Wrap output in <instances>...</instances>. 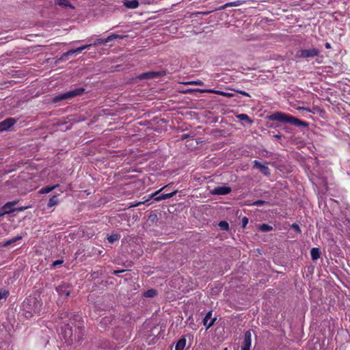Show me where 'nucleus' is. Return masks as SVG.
Here are the masks:
<instances>
[{
	"mask_svg": "<svg viewBox=\"0 0 350 350\" xmlns=\"http://www.w3.org/2000/svg\"><path fill=\"white\" fill-rule=\"evenodd\" d=\"M177 192H178V191L176 190V191H174L173 192L164 194L165 199H168V198H170L173 197Z\"/></svg>",
	"mask_w": 350,
	"mask_h": 350,
	"instance_id": "35",
	"label": "nucleus"
},
{
	"mask_svg": "<svg viewBox=\"0 0 350 350\" xmlns=\"http://www.w3.org/2000/svg\"><path fill=\"white\" fill-rule=\"evenodd\" d=\"M218 226H219L220 229L222 230H229V224L226 221H221Z\"/></svg>",
	"mask_w": 350,
	"mask_h": 350,
	"instance_id": "27",
	"label": "nucleus"
},
{
	"mask_svg": "<svg viewBox=\"0 0 350 350\" xmlns=\"http://www.w3.org/2000/svg\"><path fill=\"white\" fill-rule=\"evenodd\" d=\"M58 186H59L58 185H56L51 186V187H45L40 189V193H48L51 192V191H53L55 188L57 187Z\"/></svg>",
	"mask_w": 350,
	"mask_h": 350,
	"instance_id": "25",
	"label": "nucleus"
},
{
	"mask_svg": "<svg viewBox=\"0 0 350 350\" xmlns=\"http://www.w3.org/2000/svg\"><path fill=\"white\" fill-rule=\"evenodd\" d=\"M212 312H208L203 319V324L206 327V329L210 328L215 323L216 318L211 319Z\"/></svg>",
	"mask_w": 350,
	"mask_h": 350,
	"instance_id": "11",
	"label": "nucleus"
},
{
	"mask_svg": "<svg viewBox=\"0 0 350 350\" xmlns=\"http://www.w3.org/2000/svg\"><path fill=\"white\" fill-rule=\"evenodd\" d=\"M26 208V207H19V208H15V211H23Z\"/></svg>",
	"mask_w": 350,
	"mask_h": 350,
	"instance_id": "46",
	"label": "nucleus"
},
{
	"mask_svg": "<svg viewBox=\"0 0 350 350\" xmlns=\"http://www.w3.org/2000/svg\"><path fill=\"white\" fill-rule=\"evenodd\" d=\"M319 49L312 48L309 49H301L297 52V55L303 58L314 57L319 55Z\"/></svg>",
	"mask_w": 350,
	"mask_h": 350,
	"instance_id": "4",
	"label": "nucleus"
},
{
	"mask_svg": "<svg viewBox=\"0 0 350 350\" xmlns=\"http://www.w3.org/2000/svg\"><path fill=\"white\" fill-rule=\"evenodd\" d=\"M22 239V237L21 236H18V237H16L10 240H8L7 241H5V243H3L2 244V246L3 247H8V245L15 243L16 241H18V240H21Z\"/></svg>",
	"mask_w": 350,
	"mask_h": 350,
	"instance_id": "23",
	"label": "nucleus"
},
{
	"mask_svg": "<svg viewBox=\"0 0 350 350\" xmlns=\"http://www.w3.org/2000/svg\"><path fill=\"white\" fill-rule=\"evenodd\" d=\"M8 294V292L5 290L0 291V300L3 298H5Z\"/></svg>",
	"mask_w": 350,
	"mask_h": 350,
	"instance_id": "36",
	"label": "nucleus"
},
{
	"mask_svg": "<svg viewBox=\"0 0 350 350\" xmlns=\"http://www.w3.org/2000/svg\"><path fill=\"white\" fill-rule=\"evenodd\" d=\"M18 203V201H12V202H8L6 204H5L2 206L3 212L1 213L3 215L5 214L11 213L14 211H15V208H13V206Z\"/></svg>",
	"mask_w": 350,
	"mask_h": 350,
	"instance_id": "10",
	"label": "nucleus"
},
{
	"mask_svg": "<svg viewBox=\"0 0 350 350\" xmlns=\"http://www.w3.org/2000/svg\"><path fill=\"white\" fill-rule=\"evenodd\" d=\"M62 263H63V260H55V262H53V266L55 267L57 265H61Z\"/></svg>",
	"mask_w": 350,
	"mask_h": 350,
	"instance_id": "41",
	"label": "nucleus"
},
{
	"mask_svg": "<svg viewBox=\"0 0 350 350\" xmlns=\"http://www.w3.org/2000/svg\"><path fill=\"white\" fill-rule=\"evenodd\" d=\"M274 137H275L276 139H280L281 138V135H275Z\"/></svg>",
	"mask_w": 350,
	"mask_h": 350,
	"instance_id": "49",
	"label": "nucleus"
},
{
	"mask_svg": "<svg viewBox=\"0 0 350 350\" xmlns=\"http://www.w3.org/2000/svg\"><path fill=\"white\" fill-rule=\"evenodd\" d=\"M325 46L326 49H331V45L328 42H326L325 44Z\"/></svg>",
	"mask_w": 350,
	"mask_h": 350,
	"instance_id": "47",
	"label": "nucleus"
},
{
	"mask_svg": "<svg viewBox=\"0 0 350 350\" xmlns=\"http://www.w3.org/2000/svg\"><path fill=\"white\" fill-rule=\"evenodd\" d=\"M58 198L57 196H53L49 200V202L47 204L48 207H52L53 206H55L58 204Z\"/></svg>",
	"mask_w": 350,
	"mask_h": 350,
	"instance_id": "22",
	"label": "nucleus"
},
{
	"mask_svg": "<svg viewBox=\"0 0 350 350\" xmlns=\"http://www.w3.org/2000/svg\"><path fill=\"white\" fill-rule=\"evenodd\" d=\"M187 135H183V136L181 137V139H185V138H187Z\"/></svg>",
	"mask_w": 350,
	"mask_h": 350,
	"instance_id": "50",
	"label": "nucleus"
},
{
	"mask_svg": "<svg viewBox=\"0 0 350 350\" xmlns=\"http://www.w3.org/2000/svg\"><path fill=\"white\" fill-rule=\"evenodd\" d=\"M126 36H120V35H117V34H112V35L108 36L107 38H105L104 42H109V41L112 40L113 39L123 38Z\"/></svg>",
	"mask_w": 350,
	"mask_h": 350,
	"instance_id": "28",
	"label": "nucleus"
},
{
	"mask_svg": "<svg viewBox=\"0 0 350 350\" xmlns=\"http://www.w3.org/2000/svg\"><path fill=\"white\" fill-rule=\"evenodd\" d=\"M157 295V290L153 289V288L149 289V290L146 291V292H144V297H150V298L154 297Z\"/></svg>",
	"mask_w": 350,
	"mask_h": 350,
	"instance_id": "21",
	"label": "nucleus"
},
{
	"mask_svg": "<svg viewBox=\"0 0 350 350\" xmlns=\"http://www.w3.org/2000/svg\"><path fill=\"white\" fill-rule=\"evenodd\" d=\"M311 258L313 260H316L320 258L321 252L319 248L313 247L310 250Z\"/></svg>",
	"mask_w": 350,
	"mask_h": 350,
	"instance_id": "18",
	"label": "nucleus"
},
{
	"mask_svg": "<svg viewBox=\"0 0 350 350\" xmlns=\"http://www.w3.org/2000/svg\"><path fill=\"white\" fill-rule=\"evenodd\" d=\"M248 223V218L246 217H244L243 219H242V227L243 228H245L246 225Z\"/></svg>",
	"mask_w": 350,
	"mask_h": 350,
	"instance_id": "39",
	"label": "nucleus"
},
{
	"mask_svg": "<svg viewBox=\"0 0 350 350\" xmlns=\"http://www.w3.org/2000/svg\"><path fill=\"white\" fill-rule=\"evenodd\" d=\"M66 317H68V312L67 310H65L64 309L59 312V318L61 319H64Z\"/></svg>",
	"mask_w": 350,
	"mask_h": 350,
	"instance_id": "32",
	"label": "nucleus"
},
{
	"mask_svg": "<svg viewBox=\"0 0 350 350\" xmlns=\"http://www.w3.org/2000/svg\"><path fill=\"white\" fill-rule=\"evenodd\" d=\"M297 109H298V110H306V111H310V109H309L305 108V107H299L297 108Z\"/></svg>",
	"mask_w": 350,
	"mask_h": 350,
	"instance_id": "45",
	"label": "nucleus"
},
{
	"mask_svg": "<svg viewBox=\"0 0 350 350\" xmlns=\"http://www.w3.org/2000/svg\"><path fill=\"white\" fill-rule=\"evenodd\" d=\"M234 91L242 94V95H244V96H248V97H250V95L247 93L245 91H243V90H233Z\"/></svg>",
	"mask_w": 350,
	"mask_h": 350,
	"instance_id": "38",
	"label": "nucleus"
},
{
	"mask_svg": "<svg viewBox=\"0 0 350 350\" xmlns=\"http://www.w3.org/2000/svg\"><path fill=\"white\" fill-rule=\"evenodd\" d=\"M244 1H233V2H230V3H226L225 5H224L223 6H221L219 10H222V9H225L227 7H233V6H239V5H241L243 3Z\"/></svg>",
	"mask_w": 350,
	"mask_h": 350,
	"instance_id": "20",
	"label": "nucleus"
},
{
	"mask_svg": "<svg viewBox=\"0 0 350 350\" xmlns=\"http://www.w3.org/2000/svg\"><path fill=\"white\" fill-rule=\"evenodd\" d=\"M252 345V333L250 330H247L244 334L243 345L241 350H250Z\"/></svg>",
	"mask_w": 350,
	"mask_h": 350,
	"instance_id": "8",
	"label": "nucleus"
},
{
	"mask_svg": "<svg viewBox=\"0 0 350 350\" xmlns=\"http://www.w3.org/2000/svg\"><path fill=\"white\" fill-rule=\"evenodd\" d=\"M231 188L226 186L217 187L211 191L213 195L223 196L230 193Z\"/></svg>",
	"mask_w": 350,
	"mask_h": 350,
	"instance_id": "7",
	"label": "nucleus"
},
{
	"mask_svg": "<svg viewBox=\"0 0 350 350\" xmlns=\"http://www.w3.org/2000/svg\"><path fill=\"white\" fill-rule=\"evenodd\" d=\"M120 239V235L114 234L109 236L107 237V240L109 243H113L116 241H118Z\"/></svg>",
	"mask_w": 350,
	"mask_h": 350,
	"instance_id": "31",
	"label": "nucleus"
},
{
	"mask_svg": "<svg viewBox=\"0 0 350 350\" xmlns=\"http://www.w3.org/2000/svg\"><path fill=\"white\" fill-rule=\"evenodd\" d=\"M240 120L247 121L248 123L251 124L253 122L252 120H251L247 114L241 113L237 116Z\"/></svg>",
	"mask_w": 350,
	"mask_h": 350,
	"instance_id": "24",
	"label": "nucleus"
},
{
	"mask_svg": "<svg viewBox=\"0 0 350 350\" xmlns=\"http://www.w3.org/2000/svg\"><path fill=\"white\" fill-rule=\"evenodd\" d=\"M56 291L60 296L68 297L71 291V286L68 283H62L56 287Z\"/></svg>",
	"mask_w": 350,
	"mask_h": 350,
	"instance_id": "6",
	"label": "nucleus"
},
{
	"mask_svg": "<svg viewBox=\"0 0 350 350\" xmlns=\"http://www.w3.org/2000/svg\"><path fill=\"white\" fill-rule=\"evenodd\" d=\"M269 120H276L282 123H291L293 125L304 127H308V123L304 121H302L298 118H295L291 115L286 114L282 112L277 111L270 116H268Z\"/></svg>",
	"mask_w": 350,
	"mask_h": 350,
	"instance_id": "2",
	"label": "nucleus"
},
{
	"mask_svg": "<svg viewBox=\"0 0 350 350\" xmlns=\"http://www.w3.org/2000/svg\"><path fill=\"white\" fill-rule=\"evenodd\" d=\"M186 345V338L183 336L180 339L178 340L176 346L175 350H183Z\"/></svg>",
	"mask_w": 350,
	"mask_h": 350,
	"instance_id": "16",
	"label": "nucleus"
},
{
	"mask_svg": "<svg viewBox=\"0 0 350 350\" xmlns=\"http://www.w3.org/2000/svg\"><path fill=\"white\" fill-rule=\"evenodd\" d=\"M263 204H269V202H267L265 200H256L252 203V205H254V206H261Z\"/></svg>",
	"mask_w": 350,
	"mask_h": 350,
	"instance_id": "34",
	"label": "nucleus"
},
{
	"mask_svg": "<svg viewBox=\"0 0 350 350\" xmlns=\"http://www.w3.org/2000/svg\"><path fill=\"white\" fill-rule=\"evenodd\" d=\"M158 216L155 213H151L148 217V221L154 223L158 221Z\"/></svg>",
	"mask_w": 350,
	"mask_h": 350,
	"instance_id": "30",
	"label": "nucleus"
},
{
	"mask_svg": "<svg viewBox=\"0 0 350 350\" xmlns=\"http://www.w3.org/2000/svg\"><path fill=\"white\" fill-rule=\"evenodd\" d=\"M85 92V89L83 88H76L73 90L68 91L67 92L63 93L58 96H56L53 98V103H57L62 100H66L70 98H73L77 96L81 95Z\"/></svg>",
	"mask_w": 350,
	"mask_h": 350,
	"instance_id": "3",
	"label": "nucleus"
},
{
	"mask_svg": "<svg viewBox=\"0 0 350 350\" xmlns=\"http://www.w3.org/2000/svg\"><path fill=\"white\" fill-rule=\"evenodd\" d=\"M259 228L262 232H269L273 229L272 226L265 224L260 225Z\"/></svg>",
	"mask_w": 350,
	"mask_h": 350,
	"instance_id": "29",
	"label": "nucleus"
},
{
	"mask_svg": "<svg viewBox=\"0 0 350 350\" xmlns=\"http://www.w3.org/2000/svg\"><path fill=\"white\" fill-rule=\"evenodd\" d=\"M0 126L1 128L2 131L8 130L9 129L8 127H7V125H5L3 121L0 122Z\"/></svg>",
	"mask_w": 350,
	"mask_h": 350,
	"instance_id": "40",
	"label": "nucleus"
},
{
	"mask_svg": "<svg viewBox=\"0 0 350 350\" xmlns=\"http://www.w3.org/2000/svg\"><path fill=\"white\" fill-rule=\"evenodd\" d=\"M292 228H293L295 231H297L299 233L301 232V229H300L299 225L297 224H293L292 225Z\"/></svg>",
	"mask_w": 350,
	"mask_h": 350,
	"instance_id": "37",
	"label": "nucleus"
},
{
	"mask_svg": "<svg viewBox=\"0 0 350 350\" xmlns=\"http://www.w3.org/2000/svg\"><path fill=\"white\" fill-rule=\"evenodd\" d=\"M195 14H208V12H196V13H195Z\"/></svg>",
	"mask_w": 350,
	"mask_h": 350,
	"instance_id": "48",
	"label": "nucleus"
},
{
	"mask_svg": "<svg viewBox=\"0 0 350 350\" xmlns=\"http://www.w3.org/2000/svg\"><path fill=\"white\" fill-rule=\"evenodd\" d=\"M35 304V299H27L25 300L23 303V308L24 310H25L27 313H29L30 315H31L32 312H34V310L33 309V306Z\"/></svg>",
	"mask_w": 350,
	"mask_h": 350,
	"instance_id": "9",
	"label": "nucleus"
},
{
	"mask_svg": "<svg viewBox=\"0 0 350 350\" xmlns=\"http://www.w3.org/2000/svg\"><path fill=\"white\" fill-rule=\"evenodd\" d=\"M144 202H137V203H135V204H131V205L129 206V207H135V206H139V205H140V204H144Z\"/></svg>",
	"mask_w": 350,
	"mask_h": 350,
	"instance_id": "43",
	"label": "nucleus"
},
{
	"mask_svg": "<svg viewBox=\"0 0 350 350\" xmlns=\"http://www.w3.org/2000/svg\"><path fill=\"white\" fill-rule=\"evenodd\" d=\"M104 41H105V39H98V40H96V42L95 44H105V43H107V42H104Z\"/></svg>",
	"mask_w": 350,
	"mask_h": 350,
	"instance_id": "42",
	"label": "nucleus"
},
{
	"mask_svg": "<svg viewBox=\"0 0 350 350\" xmlns=\"http://www.w3.org/2000/svg\"><path fill=\"white\" fill-rule=\"evenodd\" d=\"M7 127L10 128L16 123V120L12 118H9L3 121Z\"/></svg>",
	"mask_w": 350,
	"mask_h": 350,
	"instance_id": "26",
	"label": "nucleus"
},
{
	"mask_svg": "<svg viewBox=\"0 0 350 350\" xmlns=\"http://www.w3.org/2000/svg\"><path fill=\"white\" fill-rule=\"evenodd\" d=\"M81 319V318L78 315H74L73 321L77 323L75 324L71 321L72 325L68 323L65 325L62 334L68 343L80 342L83 340L84 329L83 323Z\"/></svg>",
	"mask_w": 350,
	"mask_h": 350,
	"instance_id": "1",
	"label": "nucleus"
},
{
	"mask_svg": "<svg viewBox=\"0 0 350 350\" xmlns=\"http://www.w3.org/2000/svg\"><path fill=\"white\" fill-rule=\"evenodd\" d=\"M55 3L65 8H74L68 0H55Z\"/></svg>",
	"mask_w": 350,
	"mask_h": 350,
	"instance_id": "19",
	"label": "nucleus"
},
{
	"mask_svg": "<svg viewBox=\"0 0 350 350\" xmlns=\"http://www.w3.org/2000/svg\"><path fill=\"white\" fill-rule=\"evenodd\" d=\"M124 271V269H122V270H115V271H113V273L114 275H118L119 273H123Z\"/></svg>",
	"mask_w": 350,
	"mask_h": 350,
	"instance_id": "44",
	"label": "nucleus"
},
{
	"mask_svg": "<svg viewBox=\"0 0 350 350\" xmlns=\"http://www.w3.org/2000/svg\"><path fill=\"white\" fill-rule=\"evenodd\" d=\"M124 5L129 9H135L139 6V2L137 0L125 1Z\"/></svg>",
	"mask_w": 350,
	"mask_h": 350,
	"instance_id": "15",
	"label": "nucleus"
},
{
	"mask_svg": "<svg viewBox=\"0 0 350 350\" xmlns=\"http://www.w3.org/2000/svg\"><path fill=\"white\" fill-rule=\"evenodd\" d=\"M195 91H198V92H213V93H215L217 94H219V95H223L224 96H226V97H232L233 96V94H231V93H228V92H222V91H213V90H200V89H196V90H194Z\"/></svg>",
	"mask_w": 350,
	"mask_h": 350,
	"instance_id": "13",
	"label": "nucleus"
},
{
	"mask_svg": "<svg viewBox=\"0 0 350 350\" xmlns=\"http://www.w3.org/2000/svg\"><path fill=\"white\" fill-rule=\"evenodd\" d=\"M168 185H166L165 187H163L161 189L156 191L155 193H152L150 196V198H150H154V200L156 201H161V200H165V197H164V194H161L159 196H158V194L159 193V192L163 189H165L166 187H167Z\"/></svg>",
	"mask_w": 350,
	"mask_h": 350,
	"instance_id": "14",
	"label": "nucleus"
},
{
	"mask_svg": "<svg viewBox=\"0 0 350 350\" xmlns=\"http://www.w3.org/2000/svg\"><path fill=\"white\" fill-rule=\"evenodd\" d=\"M254 167L258 168L265 176H269L270 174V170L268 167L261 164L256 160L254 161Z\"/></svg>",
	"mask_w": 350,
	"mask_h": 350,
	"instance_id": "12",
	"label": "nucleus"
},
{
	"mask_svg": "<svg viewBox=\"0 0 350 350\" xmlns=\"http://www.w3.org/2000/svg\"><path fill=\"white\" fill-rule=\"evenodd\" d=\"M185 84H187V85H202L204 84V83L202 81H200V80H198V81H188V82L185 83Z\"/></svg>",
	"mask_w": 350,
	"mask_h": 350,
	"instance_id": "33",
	"label": "nucleus"
},
{
	"mask_svg": "<svg viewBox=\"0 0 350 350\" xmlns=\"http://www.w3.org/2000/svg\"><path fill=\"white\" fill-rule=\"evenodd\" d=\"M165 74H166V72L164 70L158 71V72L150 71V72H144V73L141 74L140 75L138 76V79H154V78H157L159 77H163V76L165 75Z\"/></svg>",
	"mask_w": 350,
	"mask_h": 350,
	"instance_id": "5",
	"label": "nucleus"
},
{
	"mask_svg": "<svg viewBox=\"0 0 350 350\" xmlns=\"http://www.w3.org/2000/svg\"><path fill=\"white\" fill-rule=\"evenodd\" d=\"M3 216V214L1 213H0V217Z\"/></svg>",
	"mask_w": 350,
	"mask_h": 350,
	"instance_id": "51",
	"label": "nucleus"
},
{
	"mask_svg": "<svg viewBox=\"0 0 350 350\" xmlns=\"http://www.w3.org/2000/svg\"><path fill=\"white\" fill-rule=\"evenodd\" d=\"M90 45H84L83 46H81V47H79L76 49H72V50H70L68 51H67L66 53H64L63 54V57H66L69 55H72L75 53H77V52H81L82 51L83 49H86V48H88Z\"/></svg>",
	"mask_w": 350,
	"mask_h": 350,
	"instance_id": "17",
	"label": "nucleus"
}]
</instances>
